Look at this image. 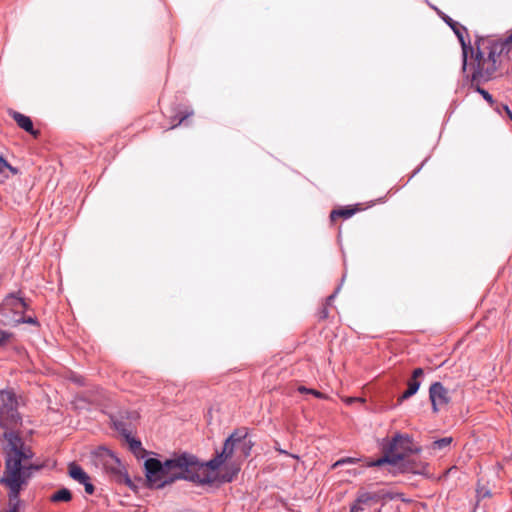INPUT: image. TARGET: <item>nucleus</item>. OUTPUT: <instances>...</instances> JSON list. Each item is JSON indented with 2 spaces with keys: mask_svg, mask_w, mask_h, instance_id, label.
I'll return each mask as SVG.
<instances>
[{
  "mask_svg": "<svg viewBox=\"0 0 512 512\" xmlns=\"http://www.w3.org/2000/svg\"><path fill=\"white\" fill-rule=\"evenodd\" d=\"M224 462V449L209 461L201 462L189 453H182L164 462L148 458L145 463V476L150 488L160 489L183 479L197 484L213 483L218 476V468Z\"/></svg>",
  "mask_w": 512,
  "mask_h": 512,
  "instance_id": "nucleus-1",
  "label": "nucleus"
},
{
  "mask_svg": "<svg viewBox=\"0 0 512 512\" xmlns=\"http://www.w3.org/2000/svg\"><path fill=\"white\" fill-rule=\"evenodd\" d=\"M511 43L512 35L499 41L478 39L475 42L476 50L471 55L476 63L472 73V81L486 82L492 79L498 69V58L503 53L509 52Z\"/></svg>",
  "mask_w": 512,
  "mask_h": 512,
  "instance_id": "nucleus-2",
  "label": "nucleus"
},
{
  "mask_svg": "<svg viewBox=\"0 0 512 512\" xmlns=\"http://www.w3.org/2000/svg\"><path fill=\"white\" fill-rule=\"evenodd\" d=\"M18 398L12 389L0 390V427L4 430L3 437L4 443V454L6 455V446L8 444V434L16 436L24 447H28L15 432L22 424V418L18 412Z\"/></svg>",
  "mask_w": 512,
  "mask_h": 512,
  "instance_id": "nucleus-3",
  "label": "nucleus"
},
{
  "mask_svg": "<svg viewBox=\"0 0 512 512\" xmlns=\"http://www.w3.org/2000/svg\"><path fill=\"white\" fill-rule=\"evenodd\" d=\"M92 461L95 467L103 470L118 482L131 485V479L124 473V466L118 457L105 447H99L92 453Z\"/></svg>",
  "mask_w": 512,
  "mask_h": 512,
  "instance_id": "nucleus-4",
  "label": "nucleus"
},
{
  "mask_svg": "<svg viewBox=\"0 0 512 512\" xmlns=\"http://www.w3.org/2000/svg\"><path fill=\"white\" fill-rule=\"evenodd\" d=\"M252 442L248 438V430L245 427L236 429L226 438V460L235 457L243 460L250 455Z\"/></svg>",
  "mask_w": 512,
  "mask_h": 512,
  "instance_id": "nucleus-5",
  "label": "nucleus"
},
{
  "mask_svg": "<svg viewBox=\"0 0 512 512\" xmlns=\"http://www.w3.org/2000/svg\"><path fill=\"white\" fill-rule=\"evenodd\" d=\"M27 308L25 301L15 294L7 296L0 304V322L7 326H16L23 320Z\"/></svg>",
  "mask_w": 512,
  "mask_h": 512,
  "instance_id": "nucleus-6",
  "label": "nucleus"
},
{
  "mask_svg": "<svg viewBox=\"0 0 512 512\" xmlns=\"http://www.w3.org/2000/svg\"><path fill=\"white\" fill-rule=\"evenodd\" d=\"M404 443L409 444L408 436L396 434L391 440L383 445L384 456L371 463V466H382L383 464L397 465L404 460V454L397 453L399 448L406 449Z\"/></svg>",
  "mask_w": 512,
  "mask_h": 512,
  "instance_id": "nucleus-7",
  "label": "nucleus"
},
{
  "mask_svg": "<svg viewBox=\"0 0 512 512\" xmlns=\"http://www.w3.org/2000/svg\"><path fill=\"white\" fill-rule=\"evenodd\" d=\"M442 19L445 21L447 25L453 30L455 35L457 36L461 48H462V70L465 71L467 68V60L468 55L474 54V47L471 46L470 41L466 42L464 34L467 33V30L464 26L460 25L458 22L454 21L449 16L443 14Z\"/></svg>",
  "mask_w": 512,
  "mask_h": 512,
  "instance_id": "nucleus-8",
  "label": "nucleus"
},
{
  "mask_svg": "<svg viewBox=\"0 0 512 512\" xmlns=\"http://www.w3.org/2000/svg\"><path fill=\"white\" fill-rule=\"evenodd\" d=\"M429 399L432 410L437 413L443 406L451 401V395L447 388L441 382H434L429 388Z\"/></svg>",
  "mask_w": 512,
  "mask_h": 512,
  "instance_id": "nucleus-9",
  "label": "nucleus"
},
{
  "mask_svg": "<svg viewBox=\"0 0 512 512\" xmlns=\"http://www.w3.org/2000/svg\"><path fill=\"white\" fill-rule=\"evenodd\" d=\"M68 474L74 481L84 486L85 492L87 494L91 495L94 493V485L91 483L89 475L80 465L76 463H70L68 466Z\"/></svg>",
  "mask_w": 512,
  "mask_h": 512,
  "instance_id": "nucleus-10",
  "label": "nucleus"
},
{
  "mask_svg": "<svg viewBox=\"0 0 512 512\" xmlns=\"http://www.w3.org/2000/svg\"><path fill=\"white\" fill-rule=\"evenodd\" d=\"M423 376L424 370L422 368H416L413 370L412 376L407 382V390L398 399L400 403L403 402L404 400L409 399L418 392L421 386V378Z\"/></svg>",
  "mask_w": 512,
  "mask_h": 512,
  "instance_id": "nucleus-11",
  "label": "nucleus"
},
{
  "mask_svg": "<svg viewBox=\"0 0 512 512\" xmlns=\"http://www.w3.org/2000/svg\"><path fill=\"white\" fill-rule=\"evenodd\" d=\"M10 115L20 128L32 135H36L37 132L34 130L32 120L28 116L16 111H11Z\"/></svg>",
  "mask_w": 512,
  "mask_h": 512,
  "instance_id": "nucleus-12",
  "label": "nucleus"
},
{
  "mask_svg": "<svg viewBox=\"0 0 512 512\" xmlns=\"http://www.w3.org/2000/svg\"><path fill=\"white\" fill-rule=\"evenodd\" d=\"M125 439L129 445V449L131 450V452H133L137 457H142L145 451L142 448L141 442L133 438L131 434H125Z\"/></svg>",
  "mask_w": 512,
  "mask_h": 512,
  "instance_id": "nucleus-13",
  "label": "nucleus"
},
{
  "mask_svg": "<svg viewBox=\"0 0 512 512\" xmlns=\"http://www.w3.org/2000/svg\"><path fill=\"white\" fill-rule=\"evenodd\" d=\"M72 499V493L67 488H61L50 497L51 502H69Z\"/></svg>",
  "mask_w": 512,
  "mask_h": 512,
  "instance_id": "nucleus-14",
  "label": "nucleus"
},
{
  "mask_svg": "<svg viewBox=\"0 0 512 512\" xmlns=\"http://www.w3.org/2000/svg\"><path fill=\"white\" fill-rule=\"evenodd\" d=\"M10 173L16 174L17 170L0 156V183L8 178Z\"/></svg>",
  "mask_w": 512,
  "mask_h": 512,
  "instance_id": "nucleus-15",
  "label": "nucleus"
},
{
  "mask_svg": "<svg viewBox=\"0 0 512 512\" xmlns=\"http://www.w3.org/2000/svg\"><path fill=\"white\" fill-rule=\"evenodd\" d=\"M453 441L452 437H443L438 440H435L430 445V450L433 452L442 451L447 449Z\"/></svg>",
  "mask_w": 512,
  "mask_h": 512,
  "instance_id": "nucleus-16",
  "label": "nucleus"
},
{
  "mask_svg": "<svg viewBox=\"0 0 512 512\" xmlns=\"http://www.w3.org/2000/svg\"><path fill=\"white\" fill-rule=\"evenodd\" d=\"M382 495L379 492H361L357 497V503L366 504L370 501H379Z\"/></svg>",
  "mask_w": 512,
  "mask_h": 512,
  "instance_id": "nucleus-17",
  "label": "nucleus"
},
{
  "mask_svg": "<svg viewBox=\"0 0 512 512\" xmlns=\"http://www.w3.org/2000/svg\"><path fill=\"white\" fill-rule=\"evenodd\" d=\"M355 212H356V209L349 208V207L335 209L330 213V219H331V221H334L338 217H343V218L347 219V218H350L351 216H353L355 214Z\"/></svg>",
  "mask_w": 512,
  "mask_h": 512,
  "instance_id": "nucleus-18",
  "label": "nucleus"
},
{
  "mask_svg": "<svg viewBox=\"0 0 512 512\" xmlns=\"http://www.w3.org/2000/svg\"><path fill=\"white\" fill-rule=\"evenodd\" d=\"M240 471V464L233 463L230 466L226 463V482H231Z\"/></svg>",
  "mask_w": 512,
  "mask_h": 512,
  "instance_id": "nucleus-19",
  "label": "nucleus"
},
{
  "mask_svg": "<svg viewBox=\"0 0 512 512\" xmlns=\"http://www.w3.org/2000/svg\"><path fill=\"white\" fill-rule=\"evenodd\" d=\"M114 426L117 431H119L124 437L125 434H130L129 429L126 427V424L123 421L115 420Z\"/></svg>",
  "mask_w": 512,
  "mask_h": 512,
  "instance_id": "nucleus-20",
  "label": "nucleus"
},
{
  "mask_svg": "<svg viewBox=\"0 0 512 512\" xmlns=\"http://www.w3.org/2000/svg\"><path fill=\"white\" fill-rule=\"evenodd\" d=\"M476 91L482 95V97L490 104H492L494 101H493V97L492 95L486 91L485 89L481 88L480 86H477L476 87Z\"/></svg>",
  "mask_w": 512,
  "mask_h": 512,
  "instance_id": "nucleus-21",
  "label": "nucleus"
},
{
  "mask_svg": "<svg viewBox=\"0 0 512 512\" xmlns=\"http://www.w3.org/2000/svg\"><path fill=\"white\" fill-rule=\"evenodd\" d=\"M11 336V333L0 329V346L5 345Z\"/></svg>",
  "mask_w": 512,
  "mask_h": 512,
  "instance_id": "nucleus-22",
  "label": "nucleus"
},
{
  "mask_svg": "<svg viewBox=\"0 0 512 512\" xmlns=\"http://www.w3.org/2000/svg\"><path fill=\"white\" fill-rule=\"evenodd\" d=\"M357 460L355 458H351V457H347V458H342L338 461H336L333 465V467H337V466H341V465H344V464H347V463H355Z\"/></svg>",
  "mask_w": 512,
  "mask_h": 512,
  "instance_id": "nucleus-23",
  "label": "nucleus"
},
{
  "mask_svg": "<svg viewBox=\"0 0 512 512\" xmlns=\"http://www.w3.org/2000/svg\"><path fill=\"white\" fill-rule=\"evenodd\" d=\"M192 115H193V111L185 112V113L180 114L178 122H177L176 124H174V125L172 126V128H174V127H176V126L180 125V124H181V123H183V122H184L188 117H190V116H192Z\"/></svg>",
  "mask_w": 512,
  "mask_h": 512,
  "instance_id": "nucleus-24",
  "label": "nucleus"
},
{
  "mask_svg": "<svg viewBox=\"0 0 512 512\" xmlns=\"http://www.w3.org/2000/svg\"><path fill=\"white\" fill-rule=\"evenodd\" d=\"M341 289V286L339 285L336 290L334 291L333 294H331L330 296L327 297L326 299V305L325 306H329L332 304L333 300L335 299L336 295L339 293Z\"/></svg>",
  "mask_w": 512,
  "mask_h": 512,
  "instance_id": "nucleus-25",
  "label": "nucleus"
},
{
  "mask_svg": "<svg viewBox=\"0 0 512 512\" xmlns=\"http://www.w3.org/2000/svg\"><path fill=\"white\" fill-rule=\"evenodd\" d=\"M299 391H300L301 393H303V392H309V393H312L313 395H315V396H316V397H318V398H321V397H322V393H321V392L316 391V390H312V389H307V388H306V387H304V386L299 387Z\"/></svg>",
  "mask_w": 512,
  "mask_h": 512,
  "instance_id": "nucleus-26",
  "label": "nucleus"
},
{
  "mask_svg": "<svg viewBox=\"0 0 512 512\" xmlns=\"http://www.w3.org/2000/svg\"><path fill=\"white\" fill-rule=\"evenodd\" d=\"M329 315V311L327 306H324L321 311L319 312V318L320 319H326Z\"/></svg>",
  "mask_w": 512,
  "mask_h": 512,
  "instance_id": "nucleus-27",
  "label": "nucleus"
},
{
  "mask_svg": "<svg viewBox=\"0 0 512 512\" xmlns=\"http://www.w3.org/2000/svg\"><path fill=\"white\" fill-rule=\"evenodd\" d=\"M20 323H29V324H35L36 320L32 317L25 318L23 316V320Z\"/></svg>",
  "mask_w": 512,
  "mask_h": 512,
  "instance_id": "nucleus-28",
  "label": "nucleus"
},
{
  "mask_svg": "<svg viewBox=\"0 0 512 512\" xmlns=\"http://www.w3.org/2000/svg\"><path fill=\"white\" fill-rule=\"evenodd\" d=\"M362 510V508L358 507L357 505H352L350 508V512H359Z\"/></svg>",
  "mask_w": 512,
  "mask_h": 512,
  "instance_id": "nucleus-29",
  "label": "nucleus"
},
{
  "mask_svg": "<svg viewBox=\"0 0 512 512\" xmlns=\"http://www.w3.org/2000/svg\"><path fill=\"white\" fill-rule=\"evenodd\" d=\"M402 466L404 467L405 471H411L413 473H419L418 470H415V469H412V468L410 469V468L406 467V465L404 463L402 464Z\"/></svg>",
  "mask_w": 512,
  "mask_h": 512,
  "instance_id": "nucleus-30",
  "label": "nucleus"
},
{
  "mask_svg": "<svg viewBox=\"0 0 512 512\" xmlns=\"http://www.w3.org/2000/svg\"><path fill=\"white\" fill-rule=\"evenodd\" d=\"M507 114L509 115V118L512 120V112L509 110L508 106H504Z\"/></svg>",
  "mask_w": 512,
  "mask_h": 512,
  "instance_id": "nucleus-31",
  "label": "nucleus"
},
{
  "mask_svg": "<svg viewBox=\"0 0 512 512\" xmlns=\"http://www.w3.org/2000/svg\"><path fill=\"white\" fill-rule=\"evenodd\" d=\"M507 114L509 115V118L512 120V112L509 110L508 106H504Z\"/></svg>",
  "mask_w": 512,
  "mask_h": 512,
  "instance_id": "nucleus-32",
  "label": "nucleus"
},
{
  "mask_svg": "<svg viewBox=\"0 0 512 512\" xmlns=\"http://www.w3.org/2000/svg\"><path fill=\"white\" fill-rule=\"evenodd\" d=\"M423 165H424V162L420 165V167H419V168H417V169L414 171L413 175H415L416 173H418V172L420 171V169L422 168V166H423Z\"/></svg>",
  "mask_w": 512,
  "mask_h": 512,
  "instance_id": "nucleus-33",
  "label": "nucleus"
}]
</instances>
